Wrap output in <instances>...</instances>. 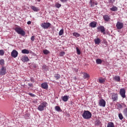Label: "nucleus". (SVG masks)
<instances>
[{
  "mask_svg": "<svg viewBox=\"0 0 127 127\" xmlns=\"http://www.w3.org/2000/svg\"><path fill=\"white\" fill-rule=\"evenodd\" d=\"M47 106H48V103L46 101H43L38 106V110L40 111V112H42V111H44V109H45Z\"/></svg>",
  "mask_w": 127,
  "mask_h": 127,
  "instance_id": "f03ea898",
  "label": "nucleus"
},
{
  "mask_svg": "<svg viewBox=\"0 0 127 127\" xmlns=\"http://www.w3.org/2000/svg\"><path fill=\"white\" fill-rule=\"evenodd\" d=\"M37 1H40L41 0H36Z\"/></svg>",
  "mask_w": 127,
  "mask_h": 127,
  "instance_id": "603ef678",
  "label": "nucleus"
},
{
  "mask_svg": "<svg viewBox=\"0 0 127 127\" xmlns=\"http://www.w3.org/2000/svg\"><path fill=\"white\" fill-rule=\"evenodd\" d=\"M98 30L99 31H101L102 33H103V34H106V30L105 29V27L104 26H100L97 27Z\"/></svg>",
  "mask_w": 127,
  "mask_h": 127,
  "instance_id": "0eeeda50",
  "label": "nucleus"
},
{
  "mask_svg": "<svg viewBox=\"0 0 127 127\" xmlns=\"http://www.w3.org/2000/svg\"><path fill=\"white\" fill-rule=\"evenodd\" d=\"M56 7L59 8V7H61V4L60 3H57L56 4Z\"/></svg>",
  "mask_w": 127,
  "mask_h": 127,
  "instance_id": "ea45409f",
  "label": "nucleus"
},
{
  "mask_svg": "<svg viewBox=\"0 0 127 127\" xmlns=\"http://www.w3.org/2000/svg\"><path fill=\"white\" fill-rule=\"evenodd\" d=\"M89 78H90V75L86 72H84L83 73V78L88 80Z\"/></svg>",
  "mask_w": 127,
  "mask_h": 127,
  "instance_id": "4be33fe9",
  "label": "nucleus"
},
{
  "mask_svg": "<svg viewBox=\"0 0 127 127\" xmlns=\"http://www.w3.org/2000/svg\"><path fill=\"white\" fill-rule=\"evenodd\" d=\"M89 26L92 28H95L97 26V22L93 21L90 23Z\"/></svg>",
  "mask_w": 127,
  "mask_h": 127,
  "instance_id": "2eb2a0df",
  "label": "nucleus"
},
{
  "mask_svg": "<svg viewBox=\"0 0 127 127\" xmlns=\"http://www.w3.org/2000/svg\"><path fill=\"white\" fill-rule=\"evenodd\" d=\"M95 44L96 45H99L101 43V39L99 37H97L94 40Z\"/></svg>",
  "mask_w": 127,
  "mask_h": 127,
  "instance_id": "4468645a",
  "label": "nucleus"
},
{
  "mask_svg": "<svg viewBox=\"0 0 127 127\" xmlns=\"http://www.w3.org/2000/svg\"><path fill=\"white\" fill-rule=\"evenodd\" d=\"M31 40L32 41H34V40H35V36H32L31 38Z\"/></svg>",
  "mask_w": 127,
  "mask_h": 127,
  "instance_id": "37998d69",
  "label": "nucleus"
},
{
  "mask_svg": "<svg viewBox=\"0 0 127 127\" xmlns=\"http://www.w3.org/2000/svg\"><path fill=\"white\" fill-rule=\"evenodd\" d=\"M18 55V52H17V51L15 50H13L11 53V56H12V57H13L14 58H16Z\"/></svg>",
  "mask_w": 127,
  "mask_h": 127,
  "instance_id": "9b49d317",
  "label": "nucleus"
},
{
  "mask_svg": "<svg viewBox=\"0 0 127 127\" xmlns=\"http://www.w3.org/2000/svg\"><path fill=\"white\" fill-rule=\"evenodd\" d=\"M96 64H102L103 61H102V60L100 59H97L96 60Z\"/></svg>",
  "mask_w": 127,
  "mask_h": 127,
  "instance_id": "393cba45",
  "label": "nucleus"
},
{
  "mask_svg": "<svg viewBox=\"0 0 127 127\" xmlns=\"http://www.w3.org/2000/svg\"><path fill=\"white\" fill-rule=\"evenodd\" d=\"M111 95H112V99L113 102H117V101L119 99V97L118 96V93H113L111 94Z\"/></svg>",
  "mask_w": 127,
  "mask_h": 127,
  "instance_id": "39448f33",
  "label": "nucleus"
},
{
  "mask_svg": "<svg viewBox=\"0 0 127 127\" xmlns=\"http://www.w3.org/2000/svg\"><path fill=\"white\" fill-rule=\"evenodd\" d=\"M118 117H119L120 120H121V121H122V120H123V119H124V116H123V114H122V113L119 114Z\"/></svg>",
  "mask_w": 127,
  "mask_h": 127,
  "instance_id": "f704fd0d",
  "label": "nucleus"
},
{
  "mask_svg": "<svg viewBox=\"0 0 127 127\" xmlns=\"http://www.w3.org/2000/svg\"><path fill=\"white\" fill-rule=\"evenodd\" d=\"M41 86L42 89H44L45 90H47V89H48V83H47V82L41 83Z\"/></svg>",
  "mask_w": 127,
  "mask_h": 127,
  "instance_id": "ddd939ff",
  "label": "nucleus"
},
{
  "mask_svg": "<svg viewBox=\"0 0 127 127\" xmlns=\"http://www.w3.org/2000/svg\"><path fill=\"white\" fill-rule=\"evenodd\" d=\"M28 95H29V96H31V97H36V95H35V94H33V93H28Z\"/></svg>",
  "mask_w": 127,
  "mask_h": 127,
  "instance_id": "58836bf2",
  "label": "nucleus"
},
{
  "mask_svg": "<svg viewBox=\"0 0 127 127\" xmlns=\"http://www.w3.org/2000/svg\"><path fill=\"white\" fill-rule=\"evenodd\" d=\"M28 85L29 87H31L32 88H33V84L32 83H28Z\"/></svg>",
  "mask_w": 127,
  "mask_h": 127,
  "instance_id": "a18cd8bd",
  "label": "nucleus"
},
{
  "mask_svg": "<svg viewBox=\"0 0 127 127\" xmlns=\"http://www.w3.org/2000/svg\"><path fill=\"white\" fill-rule=\"evenodd\" d=\"M30 81L32 83H34V82H35V81H34V78H33V77H31L30 78Z\"/></svg>",
  "mask_w": 127,
  "mask_h": 127,
  "instance_id": "c03bdc74",
  "label": "nucleus"
},
{
  "mask_svg": "<svg viewBox=\"0 0 127 127\" xmlns=\"http://www.w3.org/2000/svg\"><path fill=\"white\" fill-rule=\"evenodd\" d=\"M113 79L116 82H121V77L119 75L115 76Z\"/></svg>",
  "mask_w": 127,
  "mask_h": 127,
  "instance_id": "dca6fc26",
  "label": "nucleus"
},
{
  "mask_svg": "<svg viewBox=\"0 0 127 127\" xmlns=\"http://www.w3.org/2000/svg\"><path fill=\"white\" fill-rule=\"evenodd\" d=\"M103 18L105 21H109L111 19V18H110V16L108 15H104L103 16Z\"/></svg>",
  "mask_w": 127,
  "mask_h": 127,
  "instance_id": "6ab92c4d",
  "label": "nucleus"
},
{
  "mask_svg": "<svg viewBox=\"0 0 127 127\" xmlns=\"http://www.w3.org/2000/svg\"><path fill=\"white\" fill-rule=\"evenodd\" d=\"M99 105L100 107H106V101L103 99H101L99 100Z\"/></svg>",
  "mask_w": 127,
  "mask_h": 127,
  "instance_id": "1a4fd4ad",
  "label": "nucleus"
},
{
  "mask_svg": "<svg viewBox=\"0 0 127 127\" xmlns=\"http://www.w3.org/2000/svg\"><path fill=\"white\" fill-rule=\"evenodd\" d=\"M116 27L117 29H122L124 27V23L121 22H117L116 24Z\"/></svg>",
  "mask_w": 127,
  "mask_h": 127,
  "instance_id": "9d476101",
  "label": "nucleus"
},
{
  "mask_svg": "<svg viewBox=\"0 0 127 127\" xmlns=\"http://www.w3.org/2000/svg\"><path fill=\"white\" fill-rule=\"evenodd\" d=\"M89 4H90V6H91V7L95 6V2H92V0H90V1L89 2Z\"/></svg>",
  "mask_w": 127,
  "mask_h": 127,
  "instance_id": "473e14b6",
  "label": "nucleus"
},
{
  "mask_svg": "<svg viewBox=\"0 0 127 127\" xmlns=\"http://www.w3.org/2000/svg\"><path fill=\"white\" fill-rule=\"evenodd\" d=\"M123 108H127V105L125 104L122 105Z\"/></svg>",
  "mask_w": 127,
  "mask_h": 127,
  "instance_id": "09e8293b",
  "label": "nucleus"
},
{
  "mask_svg": "<svg viewBox=\"0 0 127 127\" xmlns=\"http://www.w3.org/2000/svg\"><path fill=\"white\" fill-rule=\"evenodd\" d=\"M0 55L1 56L4 55V51H3V50H0Z\"/></svg>",
  "mask_w": 127,
  "mask_h": 127,
  "instance_id": "e433bc0d",
  "label": "nucleus"
},
{
  "mask_svg": "<svg viewBox=\"0 0 127 127\" xmlns=\"http://www.w3.org/2000/svg\"><path fill=\"white\" fill-rule=\"evenodd\" d=\"M111 11H117L118 10V7L115 6H113L112 8H110Z\"/></svg>",
  "mask_w": 127,
  "mask_h": 127,
  "instance_id": "b1692460",
  "label": "nucleus"
},
{
  "mask_svg": "<svg viewBox=\"0 0 127 127\" xmlns=\"http://www.w3.org/2000/svg\"><path fill=\"white\" fill-rule=\"evenodd\" d=\"M101 124V122L99 120H97L96 122V126H99L100 125V124Z\"/></svg>",
  "mask_w": 127,
  "mask_h": 127,
  "instance_id": "79ce46f5",
  "label": "nucleus"
},
{
  "mask_svg": "<svg viewBox=\"0 0 127 127\" xmlns=\"http://www.w3.org/2000/svg\"><path fill=\"white\" fill-rule=\"evenodd\" d=\"M64 33V30H63V29H62L59 32V36H61V35H63Z\"/></svg>",
  "mask_w": 127,
  "mask_h": 127,
  "instance_id": "c756f323",
  "label": "nucleus"
},
{
  "mask_svg": "<svg viewBox=\"0 0 127 127\" xmlns=\"http://www.w3.org/2000/svg\"><path fill=\"white\" fill-rule=\"evenodd\" d=\"M6 73V67L5 66H2L1 68V71H0V75H5Z\"/></svg>",
  "mask_w": 127,
  "mask_h": 127,
  "instance_id": "6e6552de",
  "label": "nucleus"
},
{
  "mask_svg": "<svg viewBox=\"0 0 127 127\" xmlns=\"http://www.w3.org/2000/svg\"><path fill=\"white\" fill-rule=\"evenodd\" d=\"M21 60L24 63L25 62H28V61H29V59H28V57L24 56L21 57Z\"/></svg>",
  "mask_w": 127,
  "mask_h": 127,
  "instance_id": "f8f14e48",
  "label": "nucleus"
},
{
  "mask_svg": "<svg viewBox=\"0 0 127 127\" xmlns=\"http://www.w3.org/2000/svg\"><path fill=\"white\" fill-rule=\"evenodd\" d=\"M41 26L42 28H44V29H47L51 26V23L47 22H44L41 24Z\"/></svg>",
  "mask_w": 127,
  "mask_h": 127,
  "instance_id": "20e7f679",
  "label": "nucleus"
},
{
  "mask_svg": "<svg viewBox=\"0 0 127 127\" xmlns=\"http://www.w3.org/2000/svg\"><path fill=\"white\" fill-rule=\"evenodd\" d=\"M109 3H112V0H108Z\"/></svg>",
  "mask_w": 127,
  "mask_h": 127,
  "instance_id": "8fccbe9b",
  "label": "nucleus"
},
{
  "mask_svg": "<svg viewBox=\"0 0 127 127\" xmlns=\"http://www.w3.org/2000/svg\"><path fill=\"white\" fill-rule=\"evenodd\" d=\"M28 81V82H29V80H27Z\"/></svg>",
  "mask_w": 127,
  "mask_h": 127,
  "instance_id": "864d4df0",
  "label": "nucleus"
},
{
  "mask_svg": "<svg viewBox=\"0 0 127 127\" xmlns=\"http://www.w3.org/2000/svg\"><path fill=\"white\" fill-rule=\"evenodd\" d=\"M120 94L122 98L125 99L126 98V89L125 88H121L120 90Z\"/></svg>",
  "mask_w": 127,
  "mask_h": 127,
  "instance_id": "423d86ee",
  "label": "nucleus"
},
{
  "mask_svg": "<svg viewBox=\"0 0 127 127\" xmlns=\"http://www.w3.org/2000/svg\"><path fill=\"white\" fill-rule=\"evenodd\" d=\"M43 53L44 54H45V55H48V54H49L50 53V52L48 50H44L43 51Z\"/></svg>",
  "mask_w": 127,
  "mask_h": 127,
  "instance_id": "c85d7f7f",
  "label": "nucleus"
},
{
  "mask_svg": "<svg viewBox=\"0 0 127 127\" xmlns=\"http://www.w3.org/2000/svg\"><path fill=\"white\" fill-rule=\"evenodd\" d=\"M42 68L45 71H47V70H48V66L45 64H44L42 66Z\"/></svg>",
  "mask_w": 127,
  "mask_h": 127,
  "instance_id": "7c9ffc66",
  "label": "nucleus"
},
{
  "mask_svg": "<svg viewBox=\"0 0 127 127\" xmlns=\"http://www.w3.org/2000/svg\"><path fill=\"white\" fill-rule=\"evenodd\" d=\"M65 55V53L64 52H61L60 53V56L62 57Z\"/></svg>",
  "mask_w": 127,
  "mask_h": 127,
  "instance_id": "a19ab883",
  "label": "nucleus"
},
{
  "mask_svg": "<svg viewBox=\"0 0 127 127\" xmlns=\"http://www.w3.org/2000/svg\"><path fill=\"white\" fill-rule=\"evenodd\" d=\"M27 24H28V25L31 24V21H29L27 22Z\"/></svg>",
  "mask_w": 127,
  "mask_h": 127,
  "instance_id": "de8ad7c7",
  "label": "nucleus"
},
{
  "mask_svg": "<svg viewBox=\"0 0 127 127\" xmlns=\"http://www.w3.org/2000/svg\"><path fill=\"white\" fill-rule=\"evenodd\" d=\"M15 31H16V32L18 33V34H20L23 36H24V35H25V32L20 27H15Z\"/></svg>",
  "mask_w": 127,
  "mask_h": 127,
  "instance_id": "7ed1b4c3",
  "label": "nucleus"
},
{
  "mask_svg": "<svg viewBox=\"0 0 127 127\" xmlns=\"http://www.w3.org/2000/svg\"><path fill=\"white\" fill-rule=\"evenodd\" d=\"M98 82L100 83V84H104V83L106 82V78L100 77L98 79Z\"/></svg>",
  "mask_w": 127,
  "mask_h": 127,
  "instance_id": "a211bd4d",
  "label": "nucleus"
},
{
  "mask_svg": "<svg viewBox=\"0 0 127 127\" xmlns=\"http://www.w3.org/2000/svg\"><path fill=\"white\" fill-rule=\"evenodd\" d=\"M107 127H115V124L113 122H109Z\"/></svg>",
  "mask_w": 127,
  "mask_h": 127,
  "instance_id": "5701e85b",
  "label": "nucleus"
},
{
  "mask_svg": "<svg viewBox=\"0 0 127 127\" xmlns=\"http://www.w3.org/2000/svg\"><path fill=\"white\" fill-rule=\"evenodd\" d=\"M31 8L34 11H35L36 12H37L38 11H39V9L38 8V7H37L34 6V5L31 6Z\"/></svg>",
  "mask_w": 127,
  "mask_h": 127,
  "instance_id": "f3484780",
  "label": "nucleus"
},
{
  "mask_svg": "<svg viewBox=\"0 0 127 127\" xmlns=\"http://www.w3.org/2000/svg\"><path fill=\"white\" fill-rule=\"evenodd\" d=\"M76 52L78 55H80L81 54V51H80V49L78 47L76 48Z\"/></svg>",
  "mask_w": 127,
  "mask_h": 127,
  "instance_id": "72a5a7b5",
  "label": "nucleus"
},
{
  "mask_svg": "<svg viewBox=\"0 0 127 127\" xmlns=\"http://www.w3.org/2000/svg\"><path fill=\"white\" fill-rule=\"evenodd\" d=\"M21 53H22V54H29V51L26 49H24L22 50Z\"/></svg>",
  "mask_w": 127,
  "mask_h": 127,
  "instance_id": "412c9836",
  "label": "nucleus"
},
{
  "mask_svg": "<svg viewBox=\"0 0 127 127\" xmlns=\"http://www.w3.org/2000/svg\"><path fill=\"white\" fill-rule=\"evenodd\" d=\"M69 96L64 95L63 97L62 100L64 102H67L69 99Z\"/></svg>",
  "mask_w": 127,
  "mask_h": 127,
  "instance_id": "aec40b11",
  "label": "nucleus"
},
{
  "mask_svg": "<svg viewBox=\"0 0 127 127\" xmlns=\"http://www.w3.org/2000/svg\"><path fill=\"white\" fill-rule=\"evenodd\" d=\"M0 65L2 66H4V60L3 59H1L0 60Z\"/></svg>",
  "mask_w": 127,
  "mask_h": 127,
  "instance_id": "2f4dec72",
  "label": "nucleus"
},
{
  "mask_svg": "<svg viewBox=\"0 0 127 127\" xmlns=\"http://www.w3.org/2000/svg\"><path fill=\"white\" fill-rule=\"evenodd\" d=\"M54 77L56 78V80L60 79V75L59 74H55Z\"/></svg>",
  "mask_w": 127,
  "mask_h": 127,
  "instance_id": "4c0bfd02",
  "label": "nucleus"
},
{
  "mask_svg": "<svg viewBox=\"0 0 127 127\" xmlns=\"http://www.w3.org/2000/svg\"><path fill=\"white\" fill-rule=\"evenodd\" d=\"M72 34L73 36H75V37H80V36H81V35H80V34L76 32L73 33Z\"/></svg>",
  "mask_w": 127,
  "mask_h": 127,
  "instance_id": "cd10ccee",
  "label": "nucleus"
},
{
  "mask_svg": "<svg viewBox=\"0 0 127 127\" xmlns=\"http://www.w3.org/2000/svg\"><path fill=\"white\" fill-rule=\"evenodd\" d=\"M55 110L57 111V112H62V110H61V108L60 107L57 106L55 107Z\"/></svg>",
  "mask_w": 127,
  "mask_h": 127,
  "instance_id": "bb28decb",
  "label": "nucleus"
},
{
  "mask_svg": "<svg viewBox=\"0 0 127 127\" xmlns=\"http://www.w3.org/2000/svg\"><path fill=\"white\" fill-rule=\"evenodd\" d=\"M118 107L120 109H123V105L122 104H119Z\"/></svg>",
  "mask_w": 127,
  "mask_h": 127,
  "instance_id": "49530a36",
  "label": "nucleus"
},
{
  "mask_svg": "<svg viewBox=\"0 0 127 127\" xmlns=\"http://www.w3.org/2000/svg\"><path fill=\"white\" fill-rule=\"evenodd\" d=\"M24 117L26 120H29L30 118V115H29V114L27 113L24 115Z\"/></svg>",
  "mask_w": 127,
  "mask_h": 127,
  "instance_id": "a878e982",
  "label": "nucleus"
},
{
  "mask_svg": "<svg viewBox=\"0 0 127 127\" xmlns=\"http://www.w3.org/2000/svg\"><path fill=\"white\" fill-rule=\"evenodd\" d=\"M123 114L126 117H127V108L124 109L123 111Z\"/></svg>",
  "mask_w": 127,
  "mask_h": 127,
  "instance_id": "c9c22d12",
  "label": "nucleus"
},
{
  "mask_svg": "<svg viewBox=\"0 0 127 127\" xmlns=\"http://www.w3.org/2000/svg\"><path fill=\"white\" fill-rule=\"evenodd\" d=\"M95 4V5H97V4H98V3H95L94 2V5Z\"/></svg>",
  "mask_w": 127,
  "mask_h": 127,
  "instance_id": "3c124183",
  "label": "nucleus"
},
{
  "mask_svg": "<svg viewBox=\"0 0 127 127\" xmlns=\"http://www.w3.org/2000/svg\"><path fill=\"white\" fill-rule=\"evenodd\" d=\"M82 118L85 120H89L92 118V113L89 111L85 110L82 114Z\"/></svg>",
  "mask_w": 127,
  "mask_h": 127,
  "instance_id": "f257e3e1",
  "label": "nucleus"
}]
</instances>
